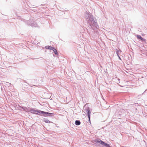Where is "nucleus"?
I'll use <instances>...</instances> for the list:
<instances>
[{"instance_id": "16", "label": "nucleus", "mask_w": 147, "mask_h": 147, "mask_svg": "<svg viewBox=\"0 0 147 147\" xmlns=\"http://www.w3.org/2000/svg\"><path fill=\"white\" fill-rule=\"evenodd\" d=\"M118 57H119V59L121 60V59L120 57L119 56H118Z\"/></svg>"}, {"instance_id": "4", "label": "nucleus", "mask_w": 147, "mask_h": 147, "mask_svg": "<svg viewBox=\"0 0 147 147\" xmlns=\"http://www.w3.org/2000/svg\"><path fill=\"white\" fill-rule=\"evenodd\" d=\"M41 115H43V116L44 117L49 116L53 117L54 116V114L49 113L47 112L42 111Z\"/></svg>"}, {"instance_id": "2", "label": "nucleus", "mask_w": 147, "mask_h": 147, "mask_svg": "<svg viewBox=\"0 0 147 147\" xmlns=\"http://www.w3.org/2000/svg\"><path fill=\"white\" fill-rule=\"evenodd\" d=\"M29 111L33 114H35L39 115H41L42 111L39 110H35L34 109H30Z\"/></svg>"}, {"instance_id": "6", "label": "nucleus", "mask_w": 147, "mask_h": 147, "mask_svg": "<svg viewBox=\"0 0 147 147\" xmlns=\"http://www.w3.org/2000/svg\"><path fill=\"white\" fill-rule=\"evenodd\" d=\"M32 27H36L37 26V24L36 22H33V23H31L30 24H29Z\"/></svg>"}, {"instance_id": "14", "label": "nucleus", "mask_w": 147, "mask_h": 147, "mask_svg": "<svg viewBox=\"0 0 147 147\" xmlns=\"http://www.w3.org/2000/svg\"><path fill=\"white\" fill-rule=\"evenodd\" d=\"M33 19H34V18L33 17H32L31 18H30V20L31 21V20H33Z\"/></svg>"}, {"instance_id": "17", "label": "nucleus", "mask_w": 147, "mask_h": 147, "mask_svg": "<svg viewBox=\"0 0 147 147\" xmlns=\"http://www.w3.org/2000/svg\"><path fill=\"white\" fill-rule=\"evenodd\" d=\"M118 80H119V78H118Z\"/></svg>"}, {"instance_id": "15", "label": "nucleus", "mask_w": 147, "mask_h": 147, "mask_svg": "<svg viewBox=\"0 0 147 147\" xmlns=\"http://www.w3.org/2000/svg\"><path fill=\"white\" fill-rule=\"evenodd\" d=\"M147 90V89L143 93H142V94H144V93L146 90Z\"/></svg>"}, {"instance_id": "3", "label": "nucleus", "mask_w": 147, "mask_h": 147, "mask_svg": "<svg viewBox=\"0 0 147 147\" xmlns=\"http://www.w3.org/2000/svg\"><path fill=\"white\" fill-rule=\"evenodd\" d=\"M84 110L85 112L87 113V115L89 119V121L90 122V114L91 112H90V111L89 107H85L84 108Z\"/></svg>"}, {"instance_id": "12", "label": "nucleus", "mask_w": 147, "mask_h": 147, "mask_svg": "<svg viewBox=\"0 0 147 147\" xmlns=\"http://www.w3.org/2000/svg\"><path fill=\"white\" fill-rule=\"evenodd\" d=\"M44 121L46 123H51V122L48 119H45Z\"/></svg>"}, {"instance_id": "9", "label": "nucleus", "mask_w": 147, "mask_h": 147, "mask_svg": "<svg viewBox=\"0 0 147 147\" xmlns=\"http://www.w3.org/2000/svg\"><path fill=\"white\" fill-rule=\"evenodd\" d=\"M80 123V122L79 120H76L75 121V124L77 125H79Z\"/></svg>"}, {"instance_id": "7", "label": "nucleus", "mask_w": 147, "mask_h": 147, "mask_svg": "<svg viewBox=\"0 0 147 147\" xmlns=\"http://www.w3.org/2000/svg\"><path fill=\"white\" fill-rule=\"evenodd\" d=\"M101 145H104L106 147H111L107 143L104 142H101Z\"/></svg>"}, {"instance_id": "10", "label": "nucleus", "mask_w": 147, "mask_h": 147, "mask_svg": "<svg viewBox=\"0 0 147 147\" xmlns=\"http://www.w3.org/2000/svg\"><path fill=\"white\" fill-rule=\"evenodd\" d=\"M53 47H52L51 46H45V49H50L51 50H52V49L53 48Z\"/></svg>"}, {"instance_id": "1", "label": "nucleus", "mask_w": 147, "mask_h": 147, "mask_svg": "<svg viewBox=\"0 0 147 147\" xmlns=\"http://www.w3.org/2000/svg\"><path fill=\"white\" fill-rule=\"evenodd\" d=\"M85 18L88 22L89 27L93 30L92 32H89L90 36L92 37L93 39H95L98 33L99 27L97 25V20L95 18L93 17L91 13L87 12L85 14Z\"/></svg>"}, {"instance_id": "11", "label": "nucleus", "mask_w": 147, "mask_h": 147, "mask_svg": "<svg viewBox=\"0 0 147 147\" xmlns=\"http://www.w3.org/2000/svg\"><path fill=\"white\" fill-rule=\"evenodd\" d=\"M116 52L117 55L118 56H119V52H121V51H119L118 50L116 49Z\"/></svg>"}, {"instance_id": "5", "label": "nucleus", "mask_w": 147, "mask_h": 147, "mask_svg": "<svg viewBox=\"0 0 147 147\" xmlns=\"http://www.w3.org/2000/svg\"><path fill=\"white\" fill-rule=\"evenodd\" d=\"M136 36L137 38L140 39L141 40L144 41L146 40L145 39H144L140 35H137Z\"/></svg>"}, {"instance_id": "13", "label": "nucleus", "mask_w": 147, "mask_h": 147, "mask_svg": "<svg viewBox=\"0 0 147 147\" xmlns=\"http://www.w3.org/2000/svg\"><path fill=\"white\" fill-rule=\"evenodd\" d=\"M97 142H98V143H100L101 144V142H103V141L101 140H100V139H98L97 140Z\"/></svg>"}, {"instance_id": "8", "label": "nucleus", "mask_w": 147, "mask_h": 147, "mask_svg": "<svg viewBox=\"0 0 147 147\" xmlns=\"http://www.w3.org/2000/svg\"><path fill=\"white\" fill-rule=\"evenodd\" d=\"M52 50L53 51L54 53L56 55H58L57 51L55 48L54 47H53V48L52 49Z\"/></svg>"}]
</instances>
